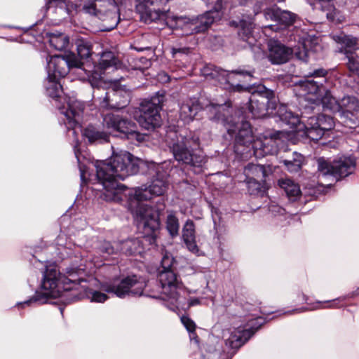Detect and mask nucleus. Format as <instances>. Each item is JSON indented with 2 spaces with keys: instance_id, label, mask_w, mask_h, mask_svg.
<instances>
[{
  "instance_id": "72a5a7b5",
  "label": "nucleus",
  "mask_w": 359,
  "mask_h": 359,
  "mask_svg": "<svg viewBox=\"0 0 359 359\" xmlns=\"http://www.w3.org/2000/svg\"><path fill=\"white\" fill-rule=\"evenodd\" d=\"M316 103H321L323 108L330 110L334 113L338 112L340 109V101H337L331 94L327 88L323 91Z\"/></svg>"
},
{
  "instance_id": "2f4dec72",
  "label": "nucleus",
  "mask_w": 359,
  "mask_h": 359,
  "mask_svg": "<svg viewBox=\"0 0 359 359\" xmlns=\"http://www.w3.org/2000/svg\"><path fill=\"white\" fill-rule=\"evenodd\" d=\"M278 185L283 189L290 201H296L301 196V190L298 184L290 179L278 180Z\"/></svg>"
},
{
  "instance_id": "6e6d98bb",
  "label": "nucleus",
  "mask_w": 359,
  "mask_h": 359,
  "mask_svg": "<svg viewBox=\"0 0 359 359\" xmlns=\"http://www.w3.org/2000/svg\"><path fill=\"white\" fill-rule=\"evenodd\" d=\"M306 310H307V309L302 308V309H295V310H293V311H287V313H294V312H301V311H306Z\"/></svg>"
},
{
  "instance_id": "20e7f679",
  "label": "nucleus",
  "mask_w": 359,
  "mask_h": 359,
  "mask_svg": "<svg viewBox=\"0 0 359 359\" xmlns=\"http://www.w3.org/2000/svg\"><path fill=\"white\" fill-rule=\"evenodd\" d=\"M86 74L89 83L94 89L93 92V100L95 101L98 100L101 107L121 109L129 103L131 93L125 86L105 91L102 86L104 82L100 72L88 71Z\"/></svg>"
},
{
  "instance_id": "473e14b6",
  "label": "nucleus",
  "mask_w": 359,
  "mask_h": 359,
  "mask_svg": "<svg viewBox=\"0 0 359 359\" xmlns=\"http://www.w3.org/2000/svg\"><path fill=\"white\" fill-rule=\"evenodd\" d=\"M214 14V12L208 11L196 18H194L195 23L194 29H196L197 34L205 32L210 27L215 19Z\"/></svg>"
},
{
  "instance_id": "0e129e2a",
  "label": "nucleus",
  "mask_w": 359,
  "mask_h": 359,
  "mask_svg": "<svg viewBox=\"0 0 359 359\" xmlns=\"http://www.w3.org/2000/svg\"><path fill=\"white\" fill-rule=\"evenodd\" d=\"M357 294H359V288L356 290Z\"/></svg>"
},
{
  "instance_id": "680f3d73",
  "label": "nucleus",
  "mask_w": 359,
  "mask_h": 359,
  "mask_svg": "<svg viewBox=\"0 0 359 359\" xmlns=\"http://www.w3.org/2000/svg\"><path fill=\"white\" fill-rule=\"evenodd\" d=\"M245 149L243 150H241V152H242L243 154L247 153V151H245Z\"/></svg>"
},
{
  "instance_id": "e2e57ef3",
  "label": "nucleus",
  "mask_w": 359,
  "mask_h": 359,
  "mask_svg": "<svg viewBox=\"0 0 359 359\" xmlns=\"http://www.w3.org/2000/svg\"><path fill=\"white\" fill-rule=\"evenodd\" d=\"M164 76L167 78V80H168V76H167V74H164Z\"/></svg>"
},
{
  "instance_id": "13d9d810",
  "label": "nucleus",
  "mask_w": 359,
  "mask_h": 359,
  "mask_svg": "<svg viewBox=\"0 0 359 359\" xmlns=\"http://www.w3.org/2000/svg\"><path fill=\"white\" fill-rule=\"evenodd\" d=\"M192 140H193V142H194V144L196 145H198L199 144V138L198 137H196V138L193 137Z\"/></svg>"
},
{
  "instance_id": "cd10ccee",
  "label": "nucleus",
  "mask_w": 359,
  "mask_h": 359,
  "mask_svg": "<svg viewBox=\"0 0 359 359\" xmlns=\"http://www.w3.org/2000/svg\"><path fill=\"white\" fill-rule=\"evenodd\" d=\"M182 239L190 252L198 254L199 248L196 242L195 224L191 219H188L183 226Z\"/></svg>"
},
{
  "instance_id": "a211bd4d",
  "label": "nucleus",
  "mask_w": 359,
  "mask_h": 359,
  "mask_svg": "<svg viewBox=\"0 0 359 359\" xmlns=\"http://www.w3.org/2000/svg\"><path fill=\"white\" fill-rule=\"evenodd\" d=\"M172 153L177 161L191 166L196 174L202 172V168L206 163V158L201 151L191 153L184 143L175 144L172 147Z\"/></svg>"
},
{
  "instance_id": "a19ab883",
  "label": "nucleus",
  "mask_w": 359,
  "mask_h": 359,
  "mask_svg": "<svg viewBox=\"0 0 359 359\" xmlns=\"http://www.w3.org/2000/svg\"><path fill=\"white\" fill-rule=\"evenodd\" d=\"M304 161V156L294 152L292 159H285L282 162L290 172H297L300 170Z\"/></svg>"
},
{
  "instance_id": "4d7b16f0",
  "label": "nucleus",
  "mask_w": 359,
  "mask_h": 359,
  "mask_svg": "<svg viewBox=\"0 0 359 359\" xmlns=\"http://www.w3.org/2000/svg\"><path fill=\"white\" fill-rule=\"evenodd\" d=\"M199 304V300L198 299H194V300H192L189 303V306H194V305H196V304Z\"/></svg>"
},
{
  "instance_id": "f257e3e1",
  "label": "nucleus",
  "mask_w": 359,
  "mask_h": 359,
  "mask_svg": "<svg viewBox=\"0 0 359 359\" xmlns=\"http://www.w3.org/2000/svg\"><path fill=\"white\" fill-rule=\"evenodd\" d=\"M149 175L153 177L149 186L130 189L127 193V207L135 219L142 224L149 233L160 227L159 210L144 205L142 202L154 196L163 195L168 188V174L159 165L151 164Z\"/></svg>"
},
{
  "instance_id": "4c0bfd02",
  "label": "nucleus",
  "mask_w": 359,
  "mask_h": 359,
  "mask_svg": "<svg viewBox=\"0 0 359 359\" xmlns=\"http://www.w3.org/2000/svg\"><path fill=\"white\" fill-rule=\"evenodd\" d=\"M246 179H259L264 180L266 176L265 167L262 165L249 163L244 170Z\"/></svg>"
},
{
  "instance_id": "49530a36",
  "label": "nucleus",
  "mask_w": 359,
  "mask_h": 359,
  "mask_svg": "<svg viewBox=\"0 0 359 359\" xmlns=\"http://www.w3.org/2000/svg\"><path fill=\"white\" fill-rule=\"evenodd\" d=\"M87 297L90 302L102 303L104 302L108 297L103 292L100 291L90 290L87 293Z\"/></svg>"
},
{
  "instance_id": "603ef678",
  "label": "nucleus",
  "mask_w": 359,
  "mask_h": 359,
  "mask_svg": "<svg viewBox=\"0 0 359 359\" xmlns=\"http://www.w3.org/2000/svg\"><path fill=\"white\" fill-rule=\"evenodd\" d=\"M188 50V48H173L172 53L173 56L175 57L177 53H187Z\"/></svg>"
},
{
  "instance_id": "3c124183",
  "label": "nucleus",
  "mask_w": 359,
  "mask_h": 359,
  "mask_svg": "<svg viewBox=\"0 0 359 359\" xmlns=\"http://www.w3.org/2000/svg\"><path fill=\"white\" fill-rule=\"evenodd\" d=\"M77 145H78V140H76V146L74 147V153H75V156H76V157L77 158V161H78V163H79V170H80V174H81V179L82 181H85V180H86V165H83L81 163V159H80L79 151L76 149Z\"/></svg>"
},
{
  "instance_id": "5fc2aeb1",
  "label": "nucleus",
  "mask_w": 359,
  "mask_h": 359,
  "mask_svg": "<svg viewBox=\"0 0 359 359\" xmlns=\"http://www.w3.org/2000/svg\"><path fill=\"white\" fill-rule=\"evenodd\" d=\"M326 304H328L326 306H317L315 309H321V308H335L337 306L334 303H331L330 302H326Z\"/></svg>"
},
{
  "instance_id": "f704fd0d",
  "label": "nucleus",
  "mask_w": 359,
  "mask_h": 359,
  "mask_svg": "<svg viewBox=\"0 0 359 359\" xmlns=\"http://www.w3.org/2000/svg\"><path fill=\"white\" fill-rule=\"evenodd\" d=\"M49 38V43L55 50H62L67 48L69 44V38L67 35L60 32L47 33Z\"/></svg>"
},
{
  "instance_id": "bf43d9fd",
  "label": "nucleus",
  "mask_w": 359,
  "mask_h": 359,
  "mask_svg": "<svg viewBox=\"0 0 359 359\" xmlns=\"http://www.w3.org/2000/svg\"><path fill=\"white\" fill-rule=\"evenodd\" d=\"M262 318L259 317L256 319V321H262ZM262 322H259V325L255 328V330L258 329V327L262 325Z\"/></svg>"
},
{
  "instance_id": "c9c22d12",
  "label": "nucleus",
  "mask_w": 359,
  "mask_h": 359,
  "mask_svg": "<svg viewBox=\"0 0 359 359\" xmlns=\"http://www.w3.org/2000/svg\"><path fill=\"white\" fill-rule=\"evenodd\" d=\"M121 67L118 60L111 51L104 52L101 55L99 62V69L106 70L109 68L118 69Z\"/></svg>"
},
{
  "instance_id": "37998d69",
  "label": "nucleus",
  "mask_w": 359,
  "mask_h": 359,
  "mask_svg": "<svg viewBox=\"0 0 359 359\" xmlns=\"http://www.w3.org/2000/svg\"><path fill=\"white\" fill-rule=\"evenodd\" d=\"M77 53L81 59L88 58L91 55V44L84 39L76 41Z\"/></svg>"
},
{
  "instance_id": "58836bf2",
  "label": "nucleus",
  "mask_w": 359,
  "mask_h": 359,
  "mask_svg": "<svg viewBox=\"0 0 359 359\" xmlns=\"http://www.w3.org/2000/svg\"><path fill=\"white\" fill-rule=\"evenodd\" d=\"M59 78L47 77L44 81V86L47 95L53 98H57L62 92L61 84L59 83Z\"/></svg>"
},
{
  "instance_id": "338daca9",
  "label": "nucleus",
  "mask_w": 359,
  "mask_h": 359,
  "mask_svg": "<svg viewBox=\"0 0 359 359\" xmlns=\"http://www.w3.org/2000/svg\"><path fill=\"white\" fill-rule=\"evenodd\" d=\"M272 27H273V26H269L268 28H269V29H272Z\"/></svg>"
},
{
  "instance_id": "c756f323",
  "label": "nucleus",
  "mask_w": 359,
  "mask_h": 359,
  "mask_svg": "<svg viewBox=\"0 0 359 359\" xmlns=\"http://www.w3.org/2000/svg\"><path fill=\"white\" fill-rule=\"evenodd\" d=\"M81 271L77 269H67L65 274L61 275L63 289L70 290L74 288L83 279L80 277Z\"/></svg>"
},
{
  "instance_id": "9b49d317",
  "label": "nucleus",
  "mask_w": 359,
  "mask_h": 359,
  "mask_svg": "<svg viewBox=\"0 0 359 359\" xmlns=\"http://www.w3.org/2000/svg\"><path fill=\"white\" fill-rule=\"evenodd\" d=\"M136 6L140 14L142 20L145 23H151L158 20H165L169 23L170 9L167 8V4L170 0H137Z\"/></svg>"
},
{
  "instance_id": "2eb2a0df",
  "label": "nucleus",
  "mask_w": 359,
  "mask_h": 359,
  "mask_svg": "<svg viewBox=\"0 0 359 359\" xmlns=\"http://www.w3.org/2000/svg\"><path fill=\"white\" fill-rule=\"evenodd\" d=\"M276 99L272 90L259 86L249 98V110L255 118H262L269 109H276Z\"/></svg>"
},
{
  "instance_id": "1a4fd4ad",
  "label": "nucleus",
  "mask_w": 359,
  "mask_h": 359,
  "mask_svg": "<svg viewBox=\"0 0 359 359\" xmlns=\"http://www.w3.org/2000/svg\"><path fill=\"white\" fill-rule=\"evenodd\" d=\"M157 280L159 283L156 292L150 294L154 298H161L177 302L182 283L173 270L158 271Z\"/></svg>"
},
{
  "instance_id": "f03ea898",
  "label": "nucleus",
  "mask_w": 359,
  "mask_h": 359,
  "mask_svg": "<svg viewBox=\"0 0 359 359\" xmlns=\"http://www.w3.org/2000/svg\"><path fill=\"white\" fill-rule=\"evenodd\" d=\"M96 176L103 187L102 196L108 201L119 202L126 198L130 189L118 182L137 172L134 156L126 151L114 152L107 160L95 163Z\"/></svg>"
},
{
  "instance_id": "423d86ee",
  "label": "nucleus",
  "mask_w": 359,
  "mask_h": 359,
  "mask_svg": "<svg viewBox=\"0 0 359 359\" xmlns=\"http://www.w3.org/2000/svg\"><path fill=\"white\" fill-rule=\"evenodd\" d=\"M81 10L107 22L104 30L110 31L118 23V9L114 0H86Z\"/></svg>"
},
{
  "instance_id": "7c9ffc66",
  "label": "nucleus",
  "mask_w": 359,
  "mask_h": 359,
  "mask_svg": "<svg viewBox=\"0 0 359 359\" xmlns=\"http://www.w3.org/2000/svg\"><path fill=\"white\" fill-rule=\"evenodd\" d=\"M81 6V0H48L46 4V10L55 7L66 10L67 13L77 11Z\"/></svg>"
},
{
  "instance_id": "393cba45",
  "label": "nucleus",
  "mask_w": 359,
  "mask_h": 359,
  "mask_svg": "<svg viewBox=\"0 0 359 359\" xmlns=\"http://www.w3.org/2000/svg\"><path fill=\"white\" fill-rule=\"evenodd\" d=\"M338 113L341 118L355 122L359 118V100L353 96L344 97L340 100Z\"/></svg>"
},
{
  "instance_id": "a878e982",
  "label": "nucleus",
  "mask_w": 359,
  "mask_h": 359,
  "mask_svg": "<svg viewBox=\"0 0 359 359\" xmlns=\"http://www.w3.org/2000/svg\"><path fill=\"white\" fill-rule=\"evenodd\" d=\"M201 109L202 106L197 98H187L183 101L180 106V118L184 122H189L194 118Z\"/></svg>"
},
{
  "instance_id": "0eeeda50",
  "label": "nucleus",
  "mask_w": 359,
  "mask_h": 359,
  "mask_svg": "<svg viewBox=\"0 0 359 359\" xmlns=\"http://www.w3.org/2000/svg\"><path fill=\"white\" fill-rule=\"evenodd\" d=\"M60 284H61V274L57 266H47L43 273L41 290L36 292L35 295L29 300L18 304L29 306L32 303L45 304L49 297L56 298L60 295Z\"/></svg>"
},
{
  "instance_id": "4be33fe9",
  "label": "nucleus",
  "mask_w": 359,
  "mask_h": 359,
  "mask_svg": "<svg viewBox=\"0 0 359 359\" xmlns=\"http://www.w3.org/2000/svg\"><path fill=\"white\" fill-rule=\"evenodd\" d=\"M254 332L251 329H244L241 327L233 330H226L223 333L225 345L231 349H238L250 338Z\"/></svg>"
},
{
  "instance_id": "8fccbe9b",
  "label": "nucleus",
  "mask_w": 359,
  "mask_h": 359,
  "mask_svg": "<svg viewBox=\"0 0 359 359\" xmlns=\"http://www.w3.org/2000/svg\"><path fill=\"white\" fill-rule=\"evenodd\" d=\"M259 179H246V182L248 187V191L250 194H255L258 192L261 189V184L258 182Z\"/></svg>"
},
{
  "instance_id": "e433bc0d",
  "label": "nucleus",
  "mask_w": 359,
  "mask_h": 359,
  "mask_svg": "<svg viewBox=\"0 0 359 359\" xmlns=\"http://www.w3.org/2000/svg\"><path fill=\"white\" fill-rule=\"evenodd\" d=\"M231 24L239 27L238 36L242 40L250 43H251L250 40L252 37V32L253 29L252 22L251 20H241L238 23L233 21Z\"/></svg>"
},
{
  "instance_id": "5701e85b",
  "label": "nucleus",
  "mask_w": 359,
  "mask_h": 359,
  "mask_svg": "<svg viewBox=\"0 0 359 359\" xmlns=\"http://www.w3.org/2000/svg\"><path fill=\"white\" fill-rule=\"evenodd\" d=\"M203 74L208 79H215L222 85L227 83L231 84L233 74L247 76L250 78L252 77L251 73L247 71L236 70L229 73L219 67L212 66L205 67Z\"/></svg>"
},
{
  "instance_id": "412c9836",
  "label": "nucleus",
  "mask_w": 359,
  "mask_h": 359,
  "mask_svg": "<svg viewBox=\"0 0 359 359\" xmlns=\"http://www.w3.org/2000/svg\"><path fill=\"white\" fill-rule=\"evenodd\" d=\"M138 222V225L140 227H142L144 230V233L146 234V236L144 238V240H141L139 238L134 239H128L118 243V250L125 255H135L138 254H141L144 250V241H155V237L154 234L155 233V230L154 232L148 233L144 229L142 224H140V222L136 219Z\"/></svg>"
},
{
  "instance_id": "ddd939ff",
  "label": "nucleus",
  "mask_w": 359,
  "mask_h": 359,
  "mask_svg": "<svg viewBox=\"0 0 359 359\" xmlns=\"http://www.w3.org/2000/svg\"><path fill=\"white\" fill-rule=\"evenodd\" d=\"M327 72L325 69H319L313 73H309L308 77H313V79H306L299 81L297 88L299 96L304 97L306 100L316 103L320 97L325 86L323 82L325 81V76Z\"/></svg>"
},
{
  "instance_id": "864d4df0",
  "label": "nucleus",
  "mask_w": 359,
  "mask_h": 359,
  "mask_svg": "<svg viewBox=\"0 0 359 359\" xmlns=\"http://www.w3.org/2000/svg\"><path fill=\"white\" fill-rule=\"evenodd\" d=\"M302 53H297V56L301 59V60H306V58L308 57V51L307 50H305L304 52V56H302Z\"/></svg>"
},
{
  "instance_id": "9d476101",
  "label": "nucleus",
  "mask_w": 359,
  "mask_h": 359,
  "mask_svg": "<svg viewBox=\"0 0 359 359\" xmlns=\"http://www.w3.org/2000/svg\"><path fill=\"white\" fill-rule=\"evenodd\" d=\"M104 126L113 132H118L133 142H142L146 136L137 131L135 123L118 114L108 113L103 118Z\"/></svg>"
},
{
  "instance_id": "69168bd1",
  "label": "nucleus",
  "mask_w": 359,
  "mask_h": 359,
  "mask_svg": "<svg viewBox=\"0 0 359 359\" xmlns=\"http://www.w3.org/2000/svg\"><path fill=\"white\" fill-rule=\"evenodd\" d=\"M318 304H323V302H318Z\"/></svg>"
},
{
  "instance_id": "4468645a",
  "label": "nucleus",
  "mask_w": 359,
  "mask_h": 359,
  "mask_svg": "<svg viewBox=\"0 0 359 359\" xmlns=\"http://www.w3.org/2000/svg\"><path fill=\"white\" fill-rule=\"evenodd\" d=\"M355 161L351 157L340 158L332 163L323 158L318 159V170L319 177L332 176L335 178H342L351 174L355 168Z\"/></svg>"
},
{
  "instance_id": "f3484780",
  "label": "nucleus",
  "mask_w": 359,
  "mask_h": 359,
  "mask_svg": "<svg viewBox=\"0 0 359 359\" xmlns=\"http://www.w3.org/2000/svg\"><path fill=\"white\" fill-rule=\"evenodd\" d=\"M146 285L139 281L135 276H128L120 281H114L112 283H106L102 285L104 291L108 293H114L118 297L126 296H140L143 294Z\"/></svg>"
},
{
  "instance_id": "de8ad7c7",
  "label": "nucleus",
  "mask_w": 359,
  "mask_h": 359,
  "mask_svg": "<svg viewBox=\"0 0 359 359\" xmlns=\"http://www.w3.org/2000/svg\"><path fill=\"white\" fill-rule=\"evenodd\" d=\"M322 11H326L327 18L332 19V11L334 10V6L332 3L333 0H317Z\"/></svg>"
},
{
  "instance_id": "6ab92c4d",
  "label": "nucleus",
  "mask_w": 359,
  "mask_h": 359,
  "mask_svg": "<svg viewBox=\"0 0 359 359\" xmlns=\"http://www.w3.org/2000/svg\"><path fill=\"white\" fill-rule=\"evenodd\" d=\"M280 131H266L257 137L252 144L254 156L259 158L268 154H276L278 150L277 140L280 138Z\"/></svg>"
},
{
  "instance_id": "c85d7f7f",
  "label": "nucleus",
  "mask_w": 359,
  "mask_h": 359,
  "mask_svg": "<svg viewBox=\"0 0 359 359\" xmlns=\"http://www.w3.org/2000/svg\"><path fill=\"white\" fill-rule=\"evenodd\" d=\"M170 21L175 22V25H170L172 28L182 29L186 35L197 34L196 29H194L195 23L194 18L182 16H170Z\"/></svg>"
},
{
  "instance_id": "6e6552de",
  "label": "nucleus",
  "mask_w": 359,
  "mask_h": 359,
  "mask_svg": "<svg viewBox=\"0 0 359 359\" xmlns=\"http://www.w3.org/2000/svg\"><path fill=\"white\" fill-rule=\"evenodd\" d=\"M165 95L158 92L149 100L141 102L139 110L135 111V118L140 126L146 130H153L161 125L159 114L164 102Z\"/></svg>"
},
{
  "instance_id": "7ed1b4c3",
  "label": "nucleus",
  "mask_w": 359,
  "mask_h": 359,
  "mask_svg": "<svg viewBox=\"0 0 359 359\" xmlns=\"http://www.w3.org/2000/svg\"><path fill=\"white\" fill-rule=\"evenodd\" d=\"M209 113L210 118L217 122H220L226 129L230 135L238 133L236 137V150L240 151V147L248 149L250 146L252 147L254 140L250 125L248 122H242L241 126H238V117H233L232 109L229 105L214 104H212L206 107Z\"/></svg>"
},
{
  "instance_id": "a18cd8bd",
  "label": "nucleus",
  "mask_w": 359,
  "mask_h": 359,
  "mask_svg": "<svg viewBox=\"0 0 359 359\" xmlns=\"http://www.w3.org/2000/svg\"><path fill=\"white\" fill-rule=\"evenodd\" d=\"M175 259L171 254L165 252L161 259V266L158 271L172 270Z\"/></svg>"
},
{
  "instance_id": "dca6fc26",
  "label": "nucleus",
  "mask_w": 359,
  "mask_h": 359,
  "mask_svg": "<svg viewBox=\"0 0 359 359\" xmlns=\"http://www.w3.org/2000/svg\"><path fill=\"white\" fill-rule=\"evenodd\" d=\"M83 62L74 54H68L65 57L53 55L47 60V72L49 78H62L73 67L86 71L82 68Z\"/></svg>"
},
{
  "instance_id": "aec40b11",
  "label": "nucleus",
  "mask_w": 359,
  "mask_h": 359,
  "mask_svg": "<svg viewBox=\"0 0 359 359\" xmlns=\"http://www.w3.org/2000/svg\"><path fill=\"white\" fill-rule=\"evenodd\" d=\"M84 104L83 102L70 99L68 102V109L66 111H61L66 118L65 123L68 130H72L74 135L76 134V128H80L79 120L83 114Z\"/></svg>"
},
{
  "instance_id": "bb28decb",
  "label": "nucleus",
  "mask_w": 359,
  "mask_h": 359,
  "mask_svg": "<svg viewBox=\"0 0 359 359\" xmlns=\"http://www.w3.org/2000/svg\"><path fill=\"white\" fill-rule=\"evenodd\" d=\"M264 15L266 19L277 21L285 26L292 25L295 19L294 14L287 11H282L276 6L266 9Z\"/></svg>"
},
{
  "instance_id": "09e8293b",
  "label": "nucleus",
  "mask_w": 359,
  "mask_h": 359,
  "mask_svg": "<svg viewBox=\"0 0 359 359\" xmlns=\"http://www.w3.org/2000/svg\"><path fill=\"white\" fill-rule=\"evenodd\" d=\"M116 248L115 249L114 246L111 245L110 243L104 241L100 247V250L102 253L106 254L107 255H113L116 253V251L118 250V244H116Z\"/></svg>"
},
{
  "instance_id": "ea45409f",
  "label": "nucleus",
  "mask_w": 359,
  "mask_h": 359,
  "mask_svg": "<svg viewBox=\"0 0 359 359\" xmlns=\"http://www.w3.org/2000/svg\"><path fill=\"white\" fill-rule=\"evenodd\" d=\"M83 135L86 137L88 141L91 143L95 142H108L109 136L107 134L103 132H100L97 130L93 126L87 127L83 133Z\"/></svg>"
},
{
  "instance_id": "b1692460",
  "label": "nucleus",
  "mask_w": 359,
  "mask_h": 359,
  "mask_svg": "<svg viewBox=\"0 0 359 359\" xmlns=\"http://www.w3.org/2000/svg\"><path fill=\"white\" fill-rule=\"evenodd\" d=\"M292 50L279 41H270L269 43L268 57L273 64L280 65L287 62L292 55Z\"/></svg>"
},
{
  "instance_id": "052dcab7",
  "label": "nucleus",
  "mask_w": 359,
  "mask_h": 359,
  "mask_svg": "<svg viewBox=\"0 0 359 359\" xmlns=\"http://www.w3.org/2000/svg\"><path fill=\"white\" fill-rule=\"evenodd\" d=\"M304 48L305 50H307V47H306V43H304Z\"/></svg>"
},
{
  "instance_id": "39448f33",
  "label": "nucleus",
  "mask_w": 359,
  "mask_h": 359,
  "mask_svg": "<svg viewBox=\"0 0 359 359\" xmlns=\"http://www.w3.org/2000/svg\"><path fill=\"white\" fill-rule=\"evenodd\" d=\"M280 117L286 124L298 131L304 128L305 135L315 141L320 140L325 132L331 130L334 125L333 118L325 114L309 118L306 125L302 124L299 116L294 115L292 111L280 114Z\"/></svg>"
},
{
  "instance_id": "c03bdc74",
  "label": "nucleus",
  "mask_w": 359,
  "mask_h": 359,
  "mask_svg": "<svg viewBox=\"0 0 359 359\" xmlns=\"http://www.w3.org/2000/svg\"><path fill=\"white\" fill-rule=\"evenodd\" d=\"M181 322L186 327L187 331L190 333L191 339H194L197 341V336L195 332L196 324L188 316H182L181 317Z\"/></svg>"
},
{
  "instance_id": "79ce46f5",
  "label": "nucleus",
  "mask_w": 359,
  "mask_h": 359,
  "mask_svg": "<svg viewBox=\"0 0 359 359\" xmlns=\"http://www.w3.org/2000/svg\"><path fill=\"white\" fill-rule=\"evenodd\" d=\"M166 229L172 237L176 236L179 233V221L172 212L169 213L167 216Z\"/></svg>"
},
{
  "instance_id": "f8f14e48",
  "label": "nucleus",
  "mask_w": 359,
  "mask_h": 359,
  "mask_svg": "<svg viewBox=\"0 0 359 359\" xmlns=\"http://www.w3.org/2000/svg\"><path fill=\"white\" fill-rule=\"evenodd\" d=\"M332 39L341 45L339 52L344 54L347 59L346 66L348 70L359 76V38L340 34L333 35Z\"/></svg>"
}]
</instances>
